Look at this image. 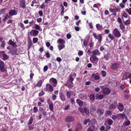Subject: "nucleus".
<instances>
[{
	"instance_id": "nucleus-17",
	"label": "nucleus",
	"mask_w": 131,
	"mask_h": 131,
	"mask_svg": "<svg viewBox=\"0 0 131 131\" xmlns=\"http://www.w3.org/2000/svg\"><path fill=\"white\" fill-rule=\"evenodd\" d=\"M76 102L80 106H82L83 105V101L79 99H77L76 100Z\"/></svg>"
},
{
	"instance_id": "nucleus-62",
	"label": "nucleus",
	"mask_w": 131,
	"mask_h": 131,
	"mask_svg": "<svg viewBox=\"0 0 131 131\" xmlns=\"http://www.w3.org/2000/svg\"><path fill=\"white\" fill-rule=\"evenodd\" d=\"M38 13L41 17L42 16L43 13L42 10L39 11L38 12Z\"/></svg>"
},
{
	"instance_id": "nucleus-6",
	"label": "nucleus",
	"mask_w": 131,
	"mask_h": 131,
	"mask_svg": "<svg viewBox=\"0 0 131 131\" xmlns=\"http://www.w3.org/2000/svg\"><path fill=\"white\" fill-rule=\"evenodd\" d=\"M79 109L81 113L83 115H84L83 114L84 112L86 114H89V110L86 108L83 109V108H82V107H79Z\"/></svg>"
},
{
	"instance_id": "nucleus-12",
	"label": "nucleus",
	"mask_w": 131,
	"mask_h": 131,
	"mask_svg": "<svg viewBox=\"0 0 131 131\" xmlns=\"http://www.w3.org/2000/svg\"><path fill=\"white\" fill-rule=\"evenodd\" d=\"M10 52L13 55H17L18 54L17 53V48H13L10 50Z\"/></svg>"
},
{
	"instance_id": "nucleus-58",
	"label": "nucleus",
	"mask_w": 131,
	"mask_h": 131,
	"mask_svg": "<svg viewBox=\"0 0 131 131\" xmlns=\"http://www.w3.org/2000/svg\"><path fill=\"white\" fill-rule=\"evenodd\" d=\"M56 60L58 62H60L62 61V59L60 57H57L56 59Z\"/></svg>"
},
{
	"instance_id": "nucleus-9",
	"label": "nucleus",
	"mask_w": 131,
	"mask_h": 131,
	"mask_svg": "<svg viewBox=\"0 0 131 131\" xmlns=\"http://www.w3.org/2000/svg\"><path fill=\"white\" fill-rule=\"evenodd\" d=\"M0 70L2 72H4L5 71L4 63L1 60H0Z\"/></svg>"
},
{
	"instance_id": "nucleus-11",
	"label": "nucleus",
	"mask_w": 131,
	"mask_h": 131,
	"mask_svg": "<svg viewBox=\"0 0 131 131\" xmlns=\"http://www.w3.org/2000/svg\"><path fill=\"white\" fill-rule=\"evenodd\" d=\"M50 83H51L52 82L53 83L52 85L53 87H55L57 84V81L56 79L52 78L49 80Z\"/></svg>"
},
{
	"instance_id": "nucleus-2",
	"label": "nucleus",
	"mask_w": 131,
	"mask_h": 131,
	"mask_svg": "<svg viewBox=\"0 0 131 131\" xmlns=\"http://www.w3.org/2000/svg\"><path fill=\"white\" fill-rule=\"evenodd\" d=\"M93 34L94 38L98 40V42L99 43H101L102 39V35L101 34H99L97 35L96 33H93Z\"/></svg>"
},
{
	"instance_id": "nucleus-13",
	"label": "nucleus",
	"mask_w": 131,
	"mask_h": 131,
	"mask_svg": "<svg viewBox=\"0 0 131 131\" xmlns=\"http://www.w3.org/2000/svg\"><path fill=\"white\" fill-rule=\"evenodd\" d=\"M19 5L20 6L21 8L23 9L25 8L26 7L25 0H22L20 1Z\"/></svg>"
},
{
	"instance_id": "nucleus-14",
	"label": "nucleus",
	"mask_w": 131,
	"mask_h": 131,
	"mask_svg": "<svg viewBox=\"0 0 131 131\" xmlns=\"http://www.w3.org/2000/svg\"><path fill=\"white\" fill-rule=\"evenodd\" d=\"M118 64L117 63H113L111 65V68L112 69L115 70L118 68Z\"/></svg>"
},
{
	"instance_id": "nucleus-29",
	"label": "nucleus",
	"mask_w": 131,
	"mask_h": 131,
	"mask_svg": "<svg viewBox=\"0 0 131 131\" xmlns=\"http://www.w3.org/2000/svg\"><path fill=\"white\" fill-rule=\"evenodd\" d=\"M42 83V82L41 80H40L38 81L37 84L36 85V86L40 87H41Z\"/></svg>"
},
{
	"instance_id": "nucleus-25",
	"label": "nucleus",
	"mask_w": 131,
	"mask_h": 131,
	"mask_svg": "<svg viewBox=\"0 0 131 131\" xmlns=\"http://www.w3.org/2000/svg\"><path fill=\"white\" fill-rule=\"evenodd\" d=\"M92 77L94 78L95 80H99L100 79V77L99 76L96 75L95 74H93L92 75Z\"/></svg>"
},
{
	"instance_id": "nucleus-10",
	"label": "nucleus",
	"mask_w": 131,
	"mask_h": 131,
	"mask_svg": "<svg viewBox=\"0 0 131 131\" xmlns=\"http://www.w3.org/2000/svg\"><path fill=\"white\" fill-rule=\"evenodd\" d=\"M102 91L103 93L105 95L109 94L111 92L110 90L107 87H105L103 88L102 90Z\"/></svg>"
},
{
	"instance_id": "nucleus-20",
	"label": "nucleus",
	"mask_w": 131,
	"mask_h": 131,
	"mask_svg": "<svg viewBox=\"0 0 131 131\" xmlns=\"http://www.w3.org/2000/svg\"><path fill=\"white\" fill-rule=\"evenodd\" d=\"M47 87H48L50 92H52L53 90V89L52 86L50 84H47L46 85Z\"/></svg>"
},
{
	"instance_id": "nucleus-64",
	"label": "nucleus",
	"mask_w": 131,
	"mask_h": 131,
	"mask_svg": "<svg viewBox=\"0 0 131 131\" xmlns=\"http://www.w3.org/2000/svg\"><path fill=\"white\" fill-rule=\"evenodd\" d=\"M124 97L125 99H127L129 98V96L128 94H125L124 95Z\"/></svg>"
},
{
	"instance_id": "nucleus-18",
	"label": "nucleus",
	"mask_w": 131,
	"mask_h": 131,
	"mask_svg": "<svg viewBox=\"0 0 131 131\" xmlns=\"http://www.w3.org/2000/svg\"><path fill=\"white\" fill-rule=\"evenodd\" d=\"M59 97L61 100L62 101H65L66 100L65 96L62 92H60L59 93Z\"/></svg>"
},
{
	"instance_id": "nucleus-57",
	"label": "nucleus",
	"mask_w": 131,
	"mask_h": 131,
	"mask_svg": "<svg viewBox=\"0 0 131 131\" xmlns=\"http://www.w3.org/2000/svg\"><path fill=\"white\" fill-rule=\"evenodd\" d=\"M49 104V106H53V104L52 102L50 101H49L48 102Z\"/></svg>"
},
{
	"instance_id": "nucleus-30",
	"label": "nucleus",
	"mask_w": 131,
	"mask_h": 131,
	"mask_svg": "<svg viewBox=\"0 0 131 131\" xmlns=\"http://www.w3.org/2000/svg\"><path fill=\"white\" fill-rule=\"evenodd\" d=\"M119 26L120 27V29L122 30L123 31L124 30L125 27V26L123 25V23L119 25Z\"/></svg>"
},
{
	"instance_id": "nucleus-27",
	"label": "nucleus",
	"mask_w": 131,
	"mask_h": 131,
	"mask_svg": "<svg viewBox=\"0 0 131 131\" xmlns=\"http://www.w3.org/2000/svg\"><path fill=\"white\" fill-rule=\"evenodd\" d=\"M107 120L108 124L110 125L112 124L113 122V120L110 118H107Z\"/></svg>"
},
{
	"instance_id": "nucleus-43",
	"label": "nucleus",
	"mask_w": 131,
	"mask_h": 131,
	"mask_svg": "<svg viewBox=\"0 0 131 131\" xmlns=\"http://www.w3.org/2000/svg\"><path fill=\"white\" fill-rule=\"evenodd\" d=\"M79 97L82 100H83L84 98L85 97L84 94L81 93L79 95Z\"/></svg>"
},
{
	"instance_id": "nucleus-7",
	"label": "nucleus",
	"mask_w": 131,
	"mask_h": 131,
	"mask_svg": "<svg viewBox=\"0 0 131 131\" xmlns=\"http://www.w3.org/2000/svg\"><path fill=\"white\" fill-rule=\"evenodd\" d=\"M39 31L35 29L32 30L30 32V36H36L38 34Z\"/></svg>"
},
{
	"instance_id": "nucleus-49",
	"label": "nucleus",
	"mask_w": 131,
	"mask_h": 131,
	"mask_svg": "<svg viewBox=\"0 0 131 131\" xmlns=\"http://www.w3.org/2000/svg\"><path fill=\"white\" fill-rule=\"evenodd\" d=\"M33 119L32 117H31L30 118V119L29 121V122H28V125L31 124L33 122Z\"/></svg>"
},
{
	"instance_id": "nucleus-4",
	"label": "nucleus",
	"mask_w": 131,
	"mask_h": 131,
	"mask_svg": "<svg viewBox=\"0 0 131 131\" xmlns=\"http://www.w3.org/2000/svg\"><path fill=\"white\" fill-rule=\"evenodd\" d=\"M99 59L97 57L94 56H92L90 58V60L92 63L96 64L98 62Z\"/></svg>"
},
{
	"instance_id": "nucleus-44",
	"label": "nucleus",
	"mask_w": 131,
	"mask_h": 131,
	"mask_svg": "<svg viewBox=\"0 0 131 131\" xmlns=\"http://www.w3.org/2000/svg\"><path fill=\"white\" fill-rule=\"evenodd\" d=\"M83 45L85 47H86L87 46V45L88 43V40H84L83 41Z\"/></svg>"
},
{
	"instance_id": "nucleus-42",
	"label": "nucleus",
	"mask_w": 131,
	"mask_h": 131,
	"mask_svg": "<svg viewBox=\"0 0 131 131\" xmlns=\"http://www.w3.org/2000/svg\"><path fill=\"white\" fill-rule=\"evenodd\" d=\"M125 10L129 15H131V8H129V9L126 8Z\"/></svg>"
},
{
	"instance_id": "nucleus-41",
	"label": "nucleus",
	"mask_w": 131,
	"mask_h": 131,
	"mask_svg": "<svg viewBox=\"0 0 131 131\" xmlns=\"http://www.w3.org/2000/svg\"><path fill=\"white\" fill-rule=\"evenodd\" d=\"M104 96L103 95L100 94L99 95L97 96V99L101 100L104 97Z\"/></svg>"
},
{
	"instance_id": "nucleus-46",
	"label": "nucleus",
	"mask_w": 131,
	"mask_h": 131,
	"mask_svg": "<svg viewBox=\"0 0 131 131\" xmlns=\"http://www.w3.org/2000/svg\"><path fill=\"white\" fill-rule=\"evenodd\" d=\"M35 29L39 30H40V27L38 25L35 24Z\"/></svg>"
},
{
	"instance_id": "nucleus-60",
	"label": "nucleus",
	"mask_w": 131,
	"mask_h": 131,
	"mask_svg": "<svg viewBox=\"0 0 131 131\" xmlns=\"http://www.w3.org/2000/svg\"><path fill=\"white\" fill-rule=\"evenodd\" d=\"M100 50L101 51H103L105 50L103 46H102L100 47Z\"/></svg>"
},
{
	"instance_id": "nucleus-26",
	"label": "nucleus",
	"mask_w": 131,
	"mask_h": 131,
	"mask_svg": "<svg viewBox=\"0 0 131 131\" xmlns=\"http://www.w3.org/2000/svg\"><path fill=\"white\" fill-rule=\"evenodd\" d=\"M65 45L64 44H60L58 46V47L59 50H60L63 49L65 47Z\"/></svg>"
},
{
	"instance_id": "nucleus-35",
	"label": "nucleus",
	"mask_w": 131,
	"mask_h": 131,
	"mask_svg": "<svg viewBox=\"0 0 131 131\" xmlns=\"http://www.w3.org/2000/svg\"><path fill=\"white\" fill-rule=\"evenodd\" d=\"M5 41H2V42L1 45V47L2 49H4L5 46Z\"/></svg>"
},
{
	"instance_id": "nucleus-54",
	"label": "nucleus",
	"mask_w": 131,
	"mask_h": 131,
	"mask_svg": "<svg viewBox=\"0 0 131 131\" xmlns=\"http://www.w3.org/2000/svg\"><path fill=\"white\" fill-rule=\"evenodd\" d=\"M119 6L122 8H124L125 7V5L123 3H121L119 4Z\"/></svg>"
},
{
	"instance_id": "nucleus-39",
	"label": "nucleus",
	"mask_w": 131,
	"mask_h": 131,
	"mask_svg": "<svg viewBox=\"0 0 131 131\" xmlns=\"http://www.w3.org/2000/svg\"><path fill=\"white\" fill-rule=\"evenodd\" d=\"M45 55L46 56V57L47 58H49L50 57V53L48 52V51H47L46 52H45Z\"/></svg>"
},
{
	"instance_id": "nucleus-45",
	"label": "nucleus",
	"mask_w": 131,
	"mask_h": 131,
	"mask_svg": "<svg viewBox=\"0 0 131 131\" xmlns=\"http://www.w3.org/2000/svg\"><path fill=\"white\" fill-rule=\"evenodd\" d=\"M38 40V38L36 37V38H34L33 39V41L34 43H37Z\"/></svg>"
},
{
	"instance_id": "nucleus-22",
	"label": "nucleus",
	"mask_w": 131,
	"mask_h": 131,
	"mask_svg": "<svg viewBox=\"0 0 131 131\" xmlns=\"http://www.w3.org/2000/svg\"><path fill=\"white\" fill-rule=\"evenodd\" d=\"M99 53V51L98 50L95 49L94 50H93L92 52V56H95L97 55Z\"/></svg>"
},
{
	"instance_id": "nucleus-15",
	"label": "nucleus",
	"mask_w": 131,
	"mask_h": 131,
	"mask_svg": "<svg viewBox=\"0 0 131 131\" xmlns=\"http://www.w3.org/2000/svg\"><path fill=\"white\" fill-rule=\"evenodd\" d=\"M16 10L13 9L9 11L8 13L9 15L10 16H12L14 15H16L17 13L16 12Z\"/></svg>"
},
{
	"instance_id": "nucleus-63",
	"label": "nucleus",
	"mask_w": 131,
	"mask_h": 131,
	"mask_svg": "<svg viewBox=\"0 0 131 131\" xmlns=\"http://www.w3.org/2000/svg\"><path fill=\"white\" fill-rule=\"evenodd\" d=\"M71 37V36L70 34H68L67 35V38L68 39H70Z\"/></svg>"
},
{
	"instance_id": "nucleus-34",
	"label": "nucleus",
	"mask_w": 131,
	"mask_h": 131,
	"mask_svg": "<svg viewBox=\"0 0 131 131\" xmlns=\"http://www.w3.org/2000/svg\"><path fill=\"white\" fill-rule=\"evenodd\" d=\"M90 100H93L95 99V96L93 94H91L90 96Z\"/></svg>"
},
{
	"instance_id": "nucleus-3",
	"label": "nucleus",
	"mask_w": 131,
	"mask_h": 131,
	"mask_svg": "<svg viewBox=\"0 0 131 131\" xmlns=\"http://www.w3.org/2000/svg\"><path fill=\"white\" fill-rule=\"evenodd\" d=\"M128 78H131V73H130L129 72H126L123 75L122 80L123 81L127 80Z\"/></svg>"
},
{
	"instance_id": "nucleus-8",
	"label": "nucleus",
	"mask_w": 131,
	"mask_h": 131,
	"mask_svg": "<svg viewBox=\"0 0 131 131\" xmlns=\"http://www.w3.org/2000/svg\"><path fill=\"white\" fill-rule=\"evenodd\" d=\"M74 118L72 116H67L65 119V121L67 122H72L75 121Z\"/></svg>"
},
{
	"instance_id": "nucleus-21",
	"label": "nucleus",
	"mask_w": 131,
	"mask_h": 131,
	"mask_svg": "<svg viewBox=\"0 0 131 131\" xmlns=\"http://www.w3.org/2000/svg\"><path fill=\"white\" fill-rule=\"evenodd\" d=\"M8 44L13 46H14L15 47H17V45L15 43L14 41H13L11 39L8 42Z\"/></svg>"
},
{
	"instance_id": "nucleus-56",
	"label": "nucleus",
	"mask_w": 131,
	"mask_h": 131,
	"mask_svg": "<svg viewBox=\"0 0 131 131\" xmlns=\"http://www.w3.org/2000/svg\"><path fill=\"white\" fill-rule=\"evenodd\" d=\"M5 10V8H3L0 11V15L2 14L3 13H4Z\"/></svg>"
},
{
	"instance_id": "nucleus-37",
	"label": "nucleus",
	"mask_w": 131,
	"mask_h": 131,
	"mask_svg": "<svg viewBox=\"0 0 131 131\" xmlns=\"http://www.w3.org/2000/svg\"><path fill=\"white\" fill-rule=\"evenodd\" d=\"M94 128L93 126H91L87 129V131H94Z\"/></svg>"
},
{
	"instance_id": "nucleus-5",
	"label": "nucleus",
	"mask_w": 131,
	"mask_h": 131,
	"mask_svg": "<svg viewBox=\"0 0 131 131\" xmlns=\"http://www.w3.org/2000/svg\"><path fill=\"white\" fill-rule=\"evenodd\" d=\"M114 36L116 38H119L121 36V34L117 28H115L113 31Z\"/></svg>"
},
{
	"instance_id": "nucleus-47",
	"label": "nucleus",
	"mask_w": 131,
	"mask_h": 131,
	"mask_svg": "<svg viewBox=\"0 0 131 131\" xmlns=\"http://www.w3.org/2000/svg\"><path fill=\"white\" fill-rule=\"evenodd\" d=\"M90 121V119H85L84 121V125H86L88 123H89Z\"/></svg>"
},
{
	"instance_id": "nucleus-28",
	"label": "nucleus",
	"mask_w": 131,
	"mask_h": 131,
	"mask_svg": "<svg viewBox=\"0 0 131 131\" xmlns=\"http://www.w3.org/2000/svg\"><path fill=\"white\" fill-rule=\"evenodd\" d=\"M57 41L58 42L61 43V44H64L65 43V41L64 40H63L61 39H58L57 40Z\"/></svg>"
},
{
	"instance_id": "nucleus-55",
	"label": "nucleus",
	"mask_w": 131,
	"mask_h": 131,
	"mask_svg": "<svg viewBox=\"0 0 131 131\" xmlns=\"http://www.w3.org/2000/svg\"><path fill=\"white\" fill-rule=\"evenodd\" d=\"M109 11L110 12L112 13H113V12H115V9H113L112 8H110L109 9Z\"/></svg>"
},
{
	"instance_id": "nucleus-36",
	"label": "nucleus",
	"mask_w": 131,
	"mask_h": 131,
	"mask_svg": "<svg viewBox=\"0 0 131 131\" xmlns=\"http://www.w3.org/2000/svg\"><path fill=\"white\" fill-rule=\"evenodd\" d=\"M3 59L5 60L9 58V57L6 54L4 53L3 55Z\"/></svg>"
},
{
	"instance_id": "nucleus-32",
	"label": "nucleus",
	"mask_w": 131,
	"mask_h": 131,
	"mask_svg": "<svg viewBox=\"0 0 131 131\" xmlns=\"http://www.w3.org/2000/svg\"><path fill=\"white\" fill-rule=\"evenodd\" d=\"M69 80L70 82H71L72 84H73L72 81L74 80V79L72 78V75H70L69 78Z\"/></svg>"
},
{
	"instance_id": "nucleus-31",
	"label": "nucleus",
	"mask_w": 131,
	"mask_h": 131,
	"mask_svg": "<svg viewBox=\"0 0 131 131\" xmlns=\"http://www.w3.org/2000/svg\"><path fill=\"white\" fill-rule=\"evenodd\" d=\"M108 37L111 40H113L115 37L111 34H109L108 36Z\"/></svg>"
},
{
	"instance_id": "nucleus-19",
	"label": "nucleus",
	"mask_w": 131,
	"mask_h": 131,
	"mask_svg": "<svg viewBox=\"0 0 131 131\" xmlns=\"http://www.w3.org/2000/svg\"><path fill=\"white\" fill-rule=\"evenodd\" d=\"M96 27L98 30L101 31L103 28V26L99 24H97Z\"/></svg>"
},
{
	"instance_id": "nucleus-50",
	"label": "nucleus",
	"mask_w": 131,
	"mask_h": 131,
	"mask_svg": "<svg viewBox=\"0 0 131 131\" xmlns=\"http://www.w3.org/2000/svg\"><path fill=\"white\" fill-rule=\"evenodd\" d=\"M32 45V42L31 41L29 42L28 43V49H29L31 46Z\"/></svg>"
},
{
	"instance_id": "nucleus-51",
	"label": "nucleus",
	"mask_w": 131,
	"mask_h": 131,
	"mask_svg": "<svg viewBox=\"0 0 131 131\" xmlns=\"http://www.w3.org/2000/svg\"><path fill=\"white\" fill-rule=\"evenodd\" d=\"M45 94V92L43 91H42L40 92L39 93V96H42L44 94Z\"/></svg>"
},
{
	"instance_id": "nucleus-33",
	"label": "nucleus",
	"mask_w": 131,
	"mask_h": 131,
	"mask_svg": "<svg viewBox=\"0 0 131 131\" xmlns=\"http://www.w3.org/2000/svg\"><path fill=\"white\" fill-rule=\"evenodd\" d=\"M117 115L120 117L121 118L123 119H124L125 117V115L123 114H118Z\"/></svg>"
},
{
	"instance_id": "nucleus-48",
	"label": "nucleus",
	"mask_w": 131,
	"mask_h": 131,
	"mask_svg": "<svg viewBox=\"0 0 131 131\" xmlns=\"http://www.w3.org/2000/svg\"><path fill=\"white\" fill-rule=\"evenodd\" d=\"M101 73L102 75V76L103 77H105L106 75V72L104 71H101Z\"/></svg>"
},
{
	"instance_id": "nucleus-52",
	"label": "nucleus",
	"mask_w": 131,
	"mask_h": 131,
	"mask_svg": "<svg viewBox=\"0 0 131 131\" xmlns=\"http://www.w3.org/2000/svg\"><path fill=\"white\" fill-rule=\"evenodd\" d=\"M124 124L126 126H128L130 124V122L129 121H127L124 123Z\"/></svg>"
},
{
	"instance_id": "nucleus-53",
	"label": "nucleus",
	"mask_w": 131,
	"mask_h": 131,
	"mask_svg": "<svg viewBox=\"0 0 131 131\" xmlns=\"http://www.w3.org/2000/svg\"><path fill=\"white\" fill-rule=\"evenodd\" d=\"M83 54V52L81 50L79 51L78 52V55L79 56H81Z\"/></svg>"
},
{
	"instance_id": "nucleus-23",
	"label": "nucleus",
	"mask_w": 131,
	"mask_h": 131,
	"mask_svg": "<svg viewBox=\"0 0 131 131\" xmlns=\"http://www.w3.org/2000/svg\"><path fill=\"white\" fill-rule=\"evenodd\" d=\"M97 112L99 114V116H101L103 113V111L102 110L100 109H98L97 110Z\"/></svg>"
},
{
	"instance_id": "nucleus-1",
	"label": "nucleus",
	"mask_w": 131,
	"mask_h": 131,
	"mask_svg": "<svg viewBox=\"0 0 131 131\" xmlns=\"http://www.w3.org/2000/svg\"><path fill=\"white\" fill-rule=\"evenodd\" d=\"M74 91H72L70 90V91H67L66 93V96L68 99H70V102L71 104H74L75 103V102L74 100L75 99V97H73L71 98V96L72 95H73L74 96H75V93H73Z\"/></svg>"
},
{
	"instance_id": "nucleus-59",
	"label": "nucleus",
	"mask_w": 131,
	"mask_h": 131,
	"mask_svg": "<svg viewBox=\"0 0 131 131\" xmlns=\"http://www.w3.org/2000/svg\"><path fill=\"white\" fill-rule=\"evenodd\" d=\"M48 69V67L47 66H45L43 69V71H46Z\"/></svg>"
},
{
	"instance_id": "nucleus-40",
	"label": "nucleus",
	"mask_w": 131,
	"mask_h": 131,
	"mask_svg": "<svg viewBox=\"0 0 131 131\" xmlns=\"http://www.w3.org/2000/svg\"><path fill=\"white\" fill-rule=\"evenodd\" d=\"M44 2H43L42 4L40 5V8L41 9H45V7H46V5L45 4Z\"/></svg>"
},
{
	"instance_id": "nucleus-61",
	"label": "nucleus",
	"mask_w": 131,
	"mask_h": 131,
	"mask_svg": "<svg viewBox=\"0 0 131 131\" xmlns=\"http://www.w3.org/2000/svg\"><path fill=\"white\" fill-rule=\"evenodd\" d=\"M65 85L67 86L69 88L71 89L73 86L70 84H65Z\"/></svg>"
},
{
	"instance_id": "nucleus-16",
	"label": "nucleus",
	"mask_w": 131,
	"mask_h": 131,
	"mask_svg": "<svg viewBox=\"0 0 131 131\" xmlns=\"http://www.w3.org/2000/svg\"><path fill=\"white\" fill-rule=\"evenodd\" d=\"M82 129V126L80 124H77L76 126L75 131H80Z\"/></svg>"
},
{
	"instance_id": "nucleus-38",
	"label": "nucleus",
	"mask_w": 131,
	"mask_h": 131,
	"mask_svg": "<svg viewBox=\"0 0 131 131\" xmlns=\"http://www.w3.org/2000/svg\"><path fill=\"white\" fill-rule=\"evenodd\" d=\"M130 21L129 19L127 20L126 21L124 22V23L126 25H128L130 24Z\"/></svg>"
},
{
	"instance_id": "nucleus-24",
	"label": "nucleus",
	"mask_w": 131,
	"mask_h": 131,
	"mask_svg": "<svg viewBox=\"0 0 131 131\" xmlns=\"http://www.w3.org/2000/svg\"><path fill=\"white\" fill-rule=\"evenodd\" d=\"M111 57V54L110 53H108L105 54L104 57L106 59V60H108L110 59Z\"/></svg>"
}]
</instances>
